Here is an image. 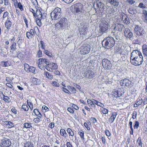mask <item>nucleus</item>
Masks as SVG:
<instances>
[{"label": "nucleus", "instance_id": "774afa93", "mask_svg": "<svg viewBox=\"0 0 147 147\" xmlns=\"http://www.w3.org/2000/svg\"><path fill=\"white\" fill-rule=\"evenodd\" d=\"M18 6L20 9V10L21 11L23 10V6L20 3V2L18 3Z\"/></svg>", "mask_w": 147, "mask_h": 147}, {"label": "nucleus", "instance_id": "864d4df0", "mask_svg": "<svg viewBox=\"0 0 147 147\" xmlns=\"http://www.w3.org/2000/svg\"><path fill=\"white\" fill-rule=\"evenodd\" d=\"M139 126V123L137 121H136L134 126V129H137Z\"/></svg>", "mask_w": 147, "mask_h": 147}, {"label": "nucleus", "instance_id": "dca6fc26", "mask_svg": "<svg viewBox=\"0 0 147 147\" xmlns=\"http://www.w3.org/2000/svg\"><path fill=\"white\" fill-rule=\"evenodd\" d=\"M87 26L86 24H85L83 26L81 25L80 26L79 30L81 35H84V36L86 34V30H87Z\"/></svg>", "mask_w": 147, "mask_h": 147}, {"label": "nucleus", "instance_id": "c03bdc74", "mask_svg": "<svg viewBox=\"0 0 147 147\" xmlns=\"http://www.w3.org/2000/svg\"><path fill=\"white\" fill-rule=\"evenodd\" d=\"M30 123H25L24 124V127L26 128H30L32 127Z\"/></svg>", "mask_w": 147, "mask_h": 147}, {"label": "nucleus", "instance_id": "f704fd0d", "mask_svg": "<svg viewBox=\"0 0 147 147\" xmlns=\"http://www.w3.org/2000/svg\"><path fill=\"white\" fill-rule=\"evenodd\" d=\"M50 65H49L51 67L52 69H56L58 68V66L57 64L54 63H49Z\"/></svg>", "mask_w": 147, "mask_h": 147}, {"label": "nucleus", "instance_id": "f8f14e48", "mask_svg": "<svg viewBox=\"0 0 147 147\" xmlns=\"http://www.w3.org/2000/svg\"><path fill=\"white\" fill-rule=\"evenodd\" d=\"M11 145V141L9 139L5 138L1 141V147H10Z\"/></svg>", "mask_w": 147, "mask_h": 147}, {"label": "nucleus", "instance_id": "7c9ffc66", "mask_svg": "<svg viewBox=\"0 0 147 147\" xmlns=\"http://www.w3.org/2000/svg\"><path fill=\"white\" fill-rule=\"evenodd\" d=\"M1 65L3 67H8L10 66L11 64L9 61H7L4 62L2 61L1 62Z\"/></svg>", "mask_w": 147, "mask_h": 147}, {"label": "nucleus", "instance_id": "09e8293b", "mask_svg": "<svg viewBox=\"0 0 147 147\" xmlns=\"http://www.w3.org/2000/svg\"><path fill=\"white\" fill-rule=\"evenodd\" d=\"M128 10L129 13H130L132 14H134L135 13V12H136L135 10L133 9L132 8H130Z\"/></svg>", "mask_w": 147, "mask_h": 147}, {"label": "nucleus", "instance_id": "a18cd8bd", "mask_svg": "<svg viewBox=\"0 0 147 147\" xmlns=\"http://www.w3.org/2000/svg\"><path fill=\"white\" fill-rule=\"evenodd\" d=\"M129 19L128 17H126L125 18L124 20H123V22L127 24H129L130 23Z\"/></svg>", "mask_w": 147, "mask_h": 147}, {"label": "nucleus", "instance_id": "6e6552de", "mask_svg": "<svg viewBox=\"0 0 147 147\" xmlns=\"http://www.w3.org/2000/svg\"><path fill=\"white\" fill-rule=\"evenodd\" d=\"M103 67L106 69H111L112 65L110 61L107 59H102V63Z\"/></svg>", "mask_w": 147, "mask_h": 147}, {"label": "nucleus", "instance_id": "13d9d810", "mask_svg": "<svg viewBox=\"0 0 147 147\" xmlns=\"http://www.w3.org/2000/svg\"><path fill=\"white\" fill-rule=\"evenodd\" d=\"M40 118L39 117H36L35 118L33 119V121L36 123H39L40 121Z\"/></svg>", "mask_w": 147, "mask_h": 147}, {"label": "nucleus", "instance_id": "f257e3e1", "mask_svg": "<svg viewBox=\"0 0 147 147\" xmlns=\"http://www.w3.org/2000/svg\"><path fill=\"white\" fill-rule=\"evenodd\" d=\"M115 43L114 39L112 37L105 38L102 42L103 46L105 48L109 49L114 46Z\"/></svg>", "mask_w": 147, "mask_h": 147}, {"label": "nucleus", "instance_id": "79ce46f5", "mask_svg": "<svg viewBox=\"0 0 147 147\" xmlns=\"http://www.w3.org/2000/svg\"><path fill=\"white\" fill-rule=\"evenodd\" d=\"M36 69L35 67L31 66L30 68L29 69L28 72H31L33 73H35L36 72Z\"/></svg>", "mask_w": 147, "mask_h": 147}, {"label": "nucleus", "instance_id": "2f4dec72", "mask_svg": "<svg viewBox=\"0 0 147 147\" xmlns=\"http://www.w3.org/2000/svg\"><path fill=\"white\" fill-rule=\"evenodd\" d=\"M24 144V147H34L33 144L30 142H26Z\"/></svg>", "mask_w": 147, "mask_h": 147}, {"label": "nucleus", "instance_id": "473e14b6", "mask_svg": "<svg viewBox=\"0 0 147 147\" xmlns=\"http://www.w3.org/2000/svg\"><path fill=\"white\" fill-rule=\"evenodd\" d=\"M87 103L90 107H93V99L92 100L88 99L87 100Z\"/></svg>", "mask_w": 147, "mask_h": 147}, {"label": "nucleus", "instance_id": "69168bd1", "mask_svg": "<svg viewBox=\"0 0 147 147\" xmlns=\"http://www.w3.org/2000/svg\"><path fill=\"white\" fill-rule=\"evenodd\" d=\"M67 110L71 113L73 114L74 113V111L73 109L71 107H68L67 109Z\"/></svg>", "mask_w": 147, "mask_h": 147}, {"label": "nucleus", "instance_id": "412c9836", "mask_svg": "<svg viewBox=\"0 0 147 147\" xmlns=\"http://www.w3.org/2000/svg\"><path fill=\"white\" fill-rule=\"evenodd\" d=\"M11 25V22L9 20V18H7V20L5 23V26L7 29L9 30L10 29V28Z\"/></svg>", "mask_w": 147, "mask_h": 147}, {"label": "nucleus", "instance_id": "6e6d98bb", "mask_svg": "<svg viewBox=\"0 0 147 147\" xmlns=\"http://www.w3.org/2000/svg\"><path fill=\"white\" fill-rule=\"evenodd\" d=\"M8 125H9L8 128H11L12 127H13L14 126V124L12 123V122L9 121L8 122Z\"/></svg>", "mask_w": 147, "mask_h": 147}, {"label": "nucleus", "instance_id": "f03ea898", "mask_svg": "<svg viewBox=\"0 0 147 147\" xmlns=\"http://www.w3.org/2000/svg\"><path fill=\"white\" fill-rule=\"evenodd\" d=\"M51 16L53 20H57L59 19L61 16V8L57 7L55 8L51 13Z\"/></svg>", "mask_w": 147, "mask_h": 147}, {"label": "nucleus", "instance_id": "de8ad7c7", "mask_svg": "<svg viewBox=\"0 0 147 147\" xmlns=\"http://www.w3.org/2000/svg\"><path fill=\"white\" fill-rule=\"evenodd\" d=\"M31 66H30L27 63H25L24 65V67L25 70L27 72H28Z\"/></svg>", "mask_w": 147, "mask_h": 147}, {"label": "nucleus", "instance_id": "c85d7f7f", "mask_svg": "<svg viewBox=\"0 0 147 147\" xmlns=\"http://www.w3.org/2000/svg\"><path fill=\"white\" fill-rule=\"evenodd\" d=\"M90 124L91 123L89 121H87L86 122H85L84 123V126L88 130H90V126L91 125Z\"/></svg>", "mask_w": 147, "mask_h": 147}, {"label": "nucleus", "instance_id": "e433bc0d", "mask_svg": "<svg viewBox=\"0 0 147 147\" xmlns=\"http://www.w3.org/2000/svg\"><path fill=\"white\" fill-rule=\"evenodd\" d=\"M31 2L35 8H40L38 6V3L36 0H32Z\"/></svg>", "mask_w": 147, "mask_h": 147}, {"label": "nucleus", "instance_id": "e2e57ef3", "mask_svg": "<svg viewBox=\"0 0 147 147\" xmlns=\"http://www.w3.org/2000/svg\"><path fill=\"white\" fill-rule=\"evenodd\" d=\"M90 120L94 123H95L97 122V120L94 117H91L90 119Z\"/></svg>", "mask_w": 147, "mask_h": 147}, {"label": "nucleus", "instance_id": "ea45409f", "mask_svg": "<svg viewBox=\"0 0 147 147\" xmlns=\"http://www.w3.org/2000/svg\"><path fill=\"white\" fill-rule=\"evenodd\" d=\"M3 100H4L5 102H9L10 101V99L9 97L5 96L3 94Z\"/></svg>", "mask_w": 147, "mask_h": 147}, {"label": "nucleus", "instance_id": "680f3d73", "mask_svg": "<svg viewBox=\"0 0 147 147\" xmlns=\"http://www.w3.org/2000/svg\"><path fill=\"white\" fill-rule=\"evenodd\" d=\"M26 36L29 39H31L32 38V35L29 32H26Z\"/></svg>", "mask_w": 147, "mask_h": 147}, {"label": "nucleus", "instance_id": "603ef678", "mask_svg": "<svg viewBox=\"0 0 147 147\" xmlns=\"http://www.w3.org/2000/svg\"><path fill=\"white\" fill-rule=\"evenodd\" d=\"M107 11L108 13H109L110 14H111L114 13V10L113 8H110L108 9Z\"/></svg>", "mask_w": 147, "mask_h": 147}, {"label": "nucleus", "instance_id": "338daca9", "mask_svg": "<svg viewBox=\"0 0 147 147\" xmlns=\"http://www.w3.org/2000/svg\"><path fill=\"white\" fill-rule=\"evenodd\" d=\"M138 7L142 9L145 8L146 6L142 3H139Z\"/></svg>", "mask_w": 147, "mask_h": 147}, {"label": "nucleus", "instance_id": "4468645a", "mask_svg": "<svg viewBox=\"0 0 147 147\" xmlns=\"http://www.w3.org/2000/svg\"><path fill=\"white\" fill-rule=\"evenodd\" d=\"M141 56H142V53L140 51L138 50H134L131 53L130 60Z\"/></svg>", "mask_w": 147, "mask_h": 147}, {"label": "nucleus", "instance_id": "39448f33", "mask_svg": "<svg viewBox=\"0 0 147 147\" xmlns=\"http://www.w3.org/2000/svg\"><path fill=\"white\" fill-rule=\"evenodd\" d=\"M134 84L131 81L127 78L121 80L120 82L121 85L125 87L131 88L133 86Z\"/></svg>", "mask_w": 147, "mask_h": 147}, {"label": "nucleus", "instance_id": "9d476101", "mask_svg": "<svg viewBox=\"0 0 147 147\" xmlns=\"http://www.w3.org/2000/svg\"><path fill=\"white\" fill-rule=\"evenodd\" d=\"M90 50V46L89 45H85L82 46L80 50V54L85 55L88 54Z\"/></svg>", "mask_w": 147, "mask_h": 147}, {"label": "nucleus", "instance_id": "5fc2aeb1", "mask_svg": "<svg viewBox=\"0 0 147 147\" xmlns=\"http://www.w3.org/2000/svg\"><path fill=\"white\" fill-rule=\"evenodd\" d=\"M61 89L64 92L67 93V94H70V92L67 89H66L65 88L63 87H61Z\"/></svg>", "mask_w": 147, "mask_h": 147}, {"label": "nucleus", "instance_id": "bb28decb", "mask_svg": "<svg viewBox=\"0 0 147 147\" xmlns=\"http://www.w3.org/2000/svg\"><path fill=\"white\" fill-rule=\"evenodd\" d=\"M110 3L113 5L117 7L118 6L119 2L116 0H109Z\"/></svg>", "mask_w": 147, "mask_h": 147}, {"label": "nucleus", "instance_id": "2eb2a0df", "mask_svg": "<svg viewBox=\"0 0 147 147\" xmlns=\"http://www.w3.org/2000/svg\"><path fill=\"white\" fill-rule=\"evenodd\" d=\"M84 76L86 78L91 79L94 77L95 73L92 70H88L85 72L84 73Z\"/></svg>", "mask_w": 147, "mask_h": 147}, {"label": "nucleus", "instance_id": "aec40b11", "mask_svg": "<svg viewBox=\"0 0 147 147\" xmlns=\"http://www.w3.org/2000/svg\"><path fill=\"white\" fill-rule=\"evenodd\" d=\"M117 115V113L115 112H113L111 114V116L109 119V122L111 123H112L114 121Z\"/></svg>", "mask_w": 147, "mask_h": 147}, {"label": "nucleus", "instance_id": "c9c22d12", "mask_svg": "<svg viewBox=\"0 0 147 147\" xmlns=\"http://www.w3.org/2000/svg\"><path fill=\"white\" fill-rule=\"evenodd\" d=\"M67 131L69 134V136H74V132L70 128H68L67 130Z\"/></svg>", "mask_w": 147, "mask_h": 147}, {"label": "nucleus", "instance_id": "3c124183", "mask_svg": "<svg viewBox=\"0 0 147 147\" xmlns=\"http://www.w3.org/2000/svg\"><path fill=\"white\" fill-rule=\"evenodd\" d=\"M51 84L54 86L58 87L59 86V84L56 81H53L51 83Z\"/></svg>", "mask_w": 147, "mask_h": 147}, {"label": "nucleus", "instance_id": "9b49d317", "mask_svg": "<svg viewBox=\"0 0 147 147\" xmlns=\"http://www.w3.org/2000/svg\"><path fill=\"white\" fill-rule=\"evenodd\" d=\"M124 28V26L123 25L119 23L115 24L113 28L115 32H112L111 35L112 36L113 35H115L114 33L116 31L121 32Z\"/></svg>", "mask_w": 147, "mask_h": 147}, {"label": "nucleus", "instance_id": "20e7f679", "mask_svg": "<svg viewBox=\"0 0 147 147\" xmlns=\"http://www.w3.org/2000/svg\"><path fill=\"white\" fill-rule=\"evenodd\" d=\"M37 16L35 17L36 18V22L37 25L40 27L42 25L41 20L42 19L45 18L46 14L45 13H43L42 14V12H40L37 11Z\"/></svg>", "mask_w": 147, "mask_h": 147}, {"label": "nucleus", "instance_id": "ddd939ff", "mask_svg": "<svg viewBox=\"0 0 147 147\" xmlns=\"http://www.w3.org/2000/svg\"><path fill=\"white\" fill-rule=\"evenodd\" d=\"M135 33L138 36L142 35L144 34V31L143 28L139 27L138 25H136L134 28Z\"/></svg>", "mask_w": 147, "mask_h": 147}, {"label": "nucleus", "instance_id": "4be33fe9", "mask_svg": "<svg viewBox=\"0 0 147 147\" xmlns=\"http://www.w3.org/2000/svg\"><path fill=\"white\" fill-rule=\"evenodd\" d=\"M36 13L35 12V11L32 9L29 8V10L30 11L32 12L33 14V16L35 17H36L37 16V11H38L40 12H41V8H36Z\"/></svg>", "mask_w": 147, "mask_h": 147}, {"label": "nucleus", "instance_id": "052dcab7", "mask_svg": "<svg viewBox=\"0 0 147 147\" xmlns=\"http://www.w3.org/2000/svg\"><path fill=\"white\" fill-rule=\"evenodd\" d=\"M105 133L106 135L108 137H109L111 136V132L109 130L106 129L105 131Z\"/></svg>", "mask_w": 147, "mask_h": 147}, {"label": "nucleus", "instance_id": "bf43d9fd", "mask_svg": "<svg viewBox=\"0 0 147 147\" xmlns=\"http://www.w3.org/2000/svg\"><path fill=\"white\" fill-rule=\"evenodd\" d=\"M137 112L136 111H134L132 113V118L133 119H135L136 118L137 115Z\"/></svg>", "mask_w": 147, "mask_h": 147}, {"label": "nucleus", "instance_id": "a19ab883", "mask_svg": "<svg viewBox=\"0 0 147 147\" xmlns=\"http://www.w3.org/2000/svg\"><path fill=\"white\" fill-rule=\"evenodd\" d=\"M33 81L34 84L36 85L39 84L40 83V80L36 78H33Z\"/></svg>", "mask_w": 147, "mask_h": 147}, {"label": "nucleus", "instance_id": "72a5a7b5", "mask_svg": "<svg viewBox=\"0 0 147 147\" xmlns=\"http://www.w3.org/2000/svg\"><path fill=\"white\" fill-rule=\"evenodd\" d=\"M44 74L47 77L50 79H51L53 77V76L51 74L49 73L47 71H45Z\"/></svg>", "mask_w": 147, "mask_h": 147}, {"label": "nucleus", "instance_id": "0e129e2a", "mask_svg": "<svg viewBox=\"0 0 147 147\" xmlns=\"http://www.w3.org/2000/svg\"><path fill=\"white\" fill-rule=\"evenodd\" d=\"M37 57H40L42 56V53L41 51L39 50L37 53Z\"/></svg>", "mask_w": 147, "mask_h": 147}, {"label": "nucleus", "instance_id": "a211bd4d", "mask_svg": "<svg viewBox=\"0 0 147 147\" xmlns=\"http://www.w3.org/2000/svg\"><path fill=\"white\" fill-rule=\"evenodd\" d=\"M96 6L97 8L101 12H102L104 10V4L100 1L96 2Z\"/></svg>", "mask_w": 147, "mask_h": 147}, {"label": "nucleus", "instance_id": "37998d69", "mask_svg": "<svg viewBox=\"0 0 147 147\" xmlns=\"http://www.w3.org/2000/svg\"><path fill=\"white\" fill-rule=\"evenodd\" d=\"M68 88L69 90L71 91L73 93H75L76 92V90L75 88L70 86H68Z\"/></svg>", "mask_w": 147, "mask_h": 147}, {"label": "nucleus", "instance_id": "423d86ee", "mask_svg": "<svg viewBox=\"0 0 147 147\" xmlns=\"http://www.w3.org/2000/svg\"><path fill=\"white\" fill-rule=\"evenodd\" d=\"M109 24L106 21H103L100 26V31L102 34L107 32Z\"/></svg>", "mask_w": 147, "mask_h": 147}, {"label": "nucleus", "instance_id": "8fccbe9b", "mask_svg": "<svg viewBox=\"0 0 147 147\" xmlns=\"http://www.w3.org/2000/svg\"><path fill=\"white\" fill-rule=\"evenodd\" d=\"M44 53L49 57H51L52 54L49 51L47 50H45L44 51Z\"/></svg>", "mask_w": 147, "mask_h": 147}, {"label": "nucleus", "instance_id": "4c0bfd02", "mask_svg": "<svg viewBox=\"0 0 147 147\" xmlns=\"http://www.w3.org/2000/svg\"><path fill=\"white\" fill-rule=\"evenodd\" d=\"M21 108L22 109H23L26 111H28L29 109V108L26 104H24L23 105H22Z\"/></svg>", "mask_w": 147, "mask_h": 147}, {"label": "nucleus", "instance_id": "1a4fd4ad", "mask_svg": "<svg viewBox=\"0 0 147 147\" xmlns=\"http://www.w3.org/2000/svg\"><path fill=\"white\" fill-rule=\"evenodd\" d=\"M124 35L126 38H129L132 40H133V34L128 28H126L124 31Z\"/></svg>", "mask_w": 147, "mask_h": 147}, {"label": "nucleus", "instance_id": "a878e982", "mask_svg": "<svg viewBox=\"0 0 147 147\" xmlns=\"http://www.w3.org/2000/svg\"><path fill=\"white\" fill-rule=\"evenodd\" d=\"M11 46L10 47L11 51L10 52L14 51H15L16 49V47L17 46L16 43L15 42H12L11 43Z\"/></svg>", "mask_w": 147, "mask_h": 147}, {"label": "nucleus", "instance_id": "4d7b16f0", "mask_svg": "<svg viewBox=\"0 0 147 147\" xmlns=\"http://www.w3.org/2000/svg\"><path fill=\"white\" fill-rule=\"evenodd\" d=\"M109 110L105 108H103L102 112L103 114H106L108 113Z\"/></svg>", "mask_w": 147, "mask_h": 147}, {"label": "nucleus", "instance_id": "7ed1b4c3", "mask_svg": "<svg viewBox=\"0 0 147 147\" xmlns=\"http://www.w3.org/2000/svg\"><path fill=\"white\" fill-rule=\"evenodd\" d=\"M83 6L80 3H76L72 6L71 7V10L73 12H76L78 13H80L83 12Z\"/></svg>", "mask_w": 147, "mask_h": 147}, {"label": "nucleus", "instance_id": "f3484780", "mask_svg": "<svg viewBox=\"0 0 147 147\" xmlns=\"http://www.w3.org/2000/svg\"><path fill=\"white\" fill-rule=\"evenodd\" d=\"M36 62L37 64H38L39 65L42 64L44 65L45 63L47 65H50L48 60L45 58H39L38 59Z\"/></svg>", "mask_w": 147, "mask_h": 147}, {"label": "nucleus", "instance_id": "58836bf2", "mask_svg": "<svg viewBox=\"0 0 147 147\" xmlns=\"http://www.w3.org/2000/svg\"><path fill=\"white\" fill-rule=\"evenodd\" d=\"M78 134L80 136L81 138L82 139L84 140V132L83 131L81 130L78 132Z\"/></svg>", "mask_w": 147, "mask_h": 147}, {"label": "nucleus", "instance_id": "5701e85b", "mask_svg": "<svg viewBox=\"0 0 147 147\" xmlns=\"http://www.w3.org/2000/svg\"><path fill=\"white\" fill-rule=\"evenodd\" d=\"M55 26V29L57 30H62L65 28L59 22L56 24Z\"/></svg>", "mask_w": 147, "mask_h": 147}, {"label": "nucleus", "instance_id": "6ab92c4d", "mask_svg": "<svg viewBox=\"0 0 147 147\" xmlns=\"http://www.w3.org/2000/svg\"><path fill=\"white\" fill-rule=\"evenodd\" d=\"M59 22L65 28L67 27L68 24V21L67 19L65 18H62L60 19Z\"/></svg>", "mask_w": 147, "mask_h": 147}, {"label": "nucleus", "instance_id": "49530a36", "mask_svg": "<svg viewBox=\"0 0 147 147\" xmlns=\"http://www.w3.org/2000/svg\"><path fill=\"white\" fill-rule=\"evenodd\" d=\"M137 143L138 144V146H140V147H142V143L141 142V139L140 137H139L138 138Z\"/></svg>", "mask_w": 147, "mask_h": 147}, {"label": "nucleus", "instance_id": "c756f323", "mask_svg": "<svg viewBox=\"0 0 147 147\" xmlns=\"http://www.w3.org/2000/svg\"><path fill=\"white\" fill-rule=\"evenodd\" d=\"M60 132L62 136L65 137L67 136V135L64 129H61L60 130Z\"/></svg>", "mask_w": 147, "mask_h": 147}, {"label": "nucleus", "instance_id": "b1692460", "mask_svg": "<svg viewBox=\"0 0 147 147\" xmlns=\"http://www.w3.org/2000/svg\"><path fill=\"white\" fill-rule=\"evenodd\" d=\"M36 30H39L38 28L36 26L34 27L33 29H31L30 30V31L29 32L32 35V37L34 36L35 34L37 35L36 32Z\"/></svg>", "mask_w": 147, "mask_h": 147}, {"label": "nucleus", "instance_id": "393cba45", "mask_svg": "<svg viewBox=\"0 0 147 147\" xmlns=\"http://www.w3.org/2000/svg\"><path fill=\"white\" fill-rule=\"evenodd\" d=\"M33 113H34L36 116L40 118H41L42 117L41 114L40 113L38 109H34L33 112Z\"/></svg>", "mask_w": 147, "mask_h": 147}, {"label": "nucleus", "instance_id": "cd10ccee", "mask_svg": "<svg viewBox=\"0 0 147 147\" xmlns=\"http://www.w3.org/2000/svg\"><path fill=\"white\" fill-rule=\"evenodd\" d=\"M142 51L144 55L147 56V45H143L142 46Z\"/></svg>", "mask_w": 147, "mask_h": 147}, {"label": "nucleus", "instance_id": "0eeeda50", "mask_svg": "<svg viewBox=\"0 0 147 147\" xmlns=\"http://www.w3.org/2000/svg\"><path fill=\"white\" fill-rule=\"evenodd\" d=\"M142 56H139L131 60L130 62L131 64L135 66H139L142 64L143 61Z\"/></svg>", "mask_w": 147, "mask_h": 147}]
</instances>
